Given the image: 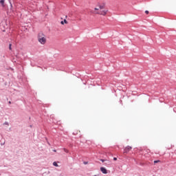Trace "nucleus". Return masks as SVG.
<instances>
[{
	"label": "nucleus",
	"mask_w": 176,
	"mask_h": 176,
	"mask_svg": "<svg viewBox=\"0 0 176 176\" xmlns=\"http://www.w3.org/2000/svg\"><path fill=\"white\" fill-rule=\"evenodd\" d=\"M96 14H100L101 16H107L108 10L105 9V3L98 4L96 8H94Z\"/></svg>",
	"instance_id": "nucleus-1"
},
{
	"label": "nucleus",
	"mask_w": 176,
	"mask_h": 176,
	"mask_svg": "<svg viewBox=\"0 0 176 176\" xmlns=\"http://www.w3.org/2000/svg\"><path fill=\"white\" fill-rule=\"evenodd\" d=\"M38 41L41 45L46 43V36L43 33H39L38 35Z\"/></svg>",
	"instance_id": "nucleus-2"
},
{
	"label": "nucleus",
	"mask_w": 176,
	"mask_h": 176,
	"mask_svg": "<svg viewBox=\"0 0 176 176\" xmlns=\"http://www.w3.org/2000/svg\"><path fill=\"white\" fill-rule=\"evenodd\" d=\"M133 149L132 146H127L124 149V153H129L130 151Z\"/></svg>",
	"instance_id": "nucleus-3"
},
{
	"label": "nucleus",
	"mask_w": 176,
	"mask_h": 176,
	"mask_svg": "<svg viewBox=\"0 0 176 176\" xmlns=\"http://www.w3.org/2000/svg\"><path fill=\"white\" fill-rule=\"evenodd\" d=\"M100 170L102 171V173H103V174H107V169L105 168H104V167H101L100 168Z\"/></svg>",
	"instance_id": "nucleus-4"
},
{
	"label": "nucleus",
	"mask_w": 176,
	"mask_h": 176,
	"mask_svg": "<svg viewBox=\"0 0 176 176\" xmlns=\"http://www.w3.org/2000/svg\"><path fill=\"white\" fill-rule=\"evenodd\" d=\"M64 23H65V24H68V21H66V19H64V21H62L60 22V24H62V25H64Z\"/></svg>",
	"instance_id": "nucleus-5"
},
{
	"label": "nucleus",
	"mask_w": 176,
	"mask_h": 176,
	"mask_svg": "<svg viewBox=\"0 0 176 176\" xmlns=\"http://www.w3.org/2000/svg\"><path fill=\"white\" fill-rule=\"evenodd\" d=\"M0 3L2 5V6H4L5 5V0H0Z\"/></svg>",
	"instance_id": "nucleus-6"
},
{
	"label": "nucleus",
	"mask_w": 176,
	"mask_h": 176,
	"mask_svg": "<svg viewBox=\"0 0 176 176\" xmlns=\"http://www.w3.org/2000/svg\"><path fill=\"white\" fill-rule=\"evenodd\" d=\"M53 166H54L55 167H58V164H57V162H56L53 163Z\"/></svg>",
	"instance_id": "nucleus-7"
},
{
	"label": "nucleus",
	"mask_w": 176,
	"mask_h": 176,
	"mask_svg": "<svg viewBox=\"0 0 176 176\" xmlns=\"http://www.w3.org/2000/svg\"><path fill=\"white\" fill-rule=\"evenodd\" d=\"M63 151L65 152V153H68V152H69V151H68L67 148H63Z\"/></svg>",
	"instance_id": "nucleus-8"
},
{
	"label": "nucleus",
	"mask_w": 176,
	"mask_h": 176,
	"mask_svg": "<svg viewBox=\"0 0 176 176\" xmlns=\"http://www.w3.org/2000/svg\"><path fill=\"white\" fill-rule=\"evenodd\" d=\"M154 163L156 164V163H160V160H155L154 161Z\"/></svg>",
	"instance_id": "nucleus-9"
},
{
	"label": "nucleus",
	"mask_w": 176,
	"mask_h": 176,
	"mask_svg": "<svg viewBox=\"0 0 176 176\" xmlns=\"http://www.w3.org/2000/svg\"><path fill=\"white\" fill-rule=\"evenodd\" d=\"M9 49H10V50H12V44L9 45Z\"/></svg>",
	"instance_id": "nucleus-10"
},
{
	"label": "nucleus",
	"mask_w": 176,
	"mask_h": 176,
	"mask_svg": "<svg viewBox=\"0 0 176 176\" xmlns=\"http://www.w3.org/2000/svg\"><path fill=\"white\" fill-rule=\"evenodd\" d=\"M145 13H146V14H149V11L146 10V11H145Z\"/></svg>",
	"instance_id": "nucleus-11"
},
{
	"label": "nucleus",
	"mask_w": 176,
	"mask_h": 176,
	"mask_svg": "<svg viewBox=\"0 0 176 176\" xmlns=\"http://www.w3.org/2000/svg\"><path fill=\"white\" fill-rule=\"evenodd\" d=\"M113 160H118V158L113 157Z\"/></svg>",
	"instance_id": "nucleus-12"
},
{
	"label": "nucleus",
	"mask_w": 176,
	"mask_h": 176,
	"mask_svg": "<svg viewBox=\"0 0 176 176\" xmlns=\"http://www.w3.org/2000/svg\"><path fill=\"white\" fill-rule=\"evenodd\" d=\"M53 152H57L56 150H53Z\"/></svg>",
	"instance_id": "nucleus-13"
},
{
	"label": "nucleus",
	"mask_w": 176,
	"mask_h": 176,
	"mask_svg": "<svg viewBox=\"0 0 176 176\" xmlns=\"http://www.w3.org/2000/svg\"><path fill=\"white\" fill-rule=\"evenodd\" d=\"M9 104H12V102L10 101V102H9Z\"/></svg>",
	"instance_id": "nucleus-14"
},
{
	"label": "nucleus",
	"mask_w": 176,
	"mask_h": 176,
	"mask_svg": "<svg viewBox=\"0 0 176 176\" xmlns=\"http://www.w3.org/2000/svg\"><path fill=\"white\" fill-rule=\"evenodd\" d=\"M101 160V162H104V160Z\"/></svg>",
	"instance_id": "nucleus-15"
}]
</instances>
